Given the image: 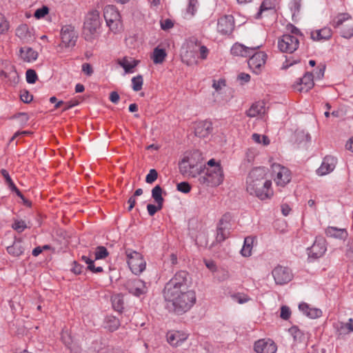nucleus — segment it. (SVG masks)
Segmentation results:
<instances>
[{"instance_id": "nucleus-1", "label": "nucleus", "mask_w": 353, "mask_h": 353, "mask_svg": "<svg viewBox=\"0 0 353 353\" xmlns=\"http://www.w3.org/2000/svg\"><path fill=\"white\" fill-rule=\"evenodd\" d=\"M267 169L258 167L252 169L246 179V191L260 200L270 199L274 194L272 181L266 178Z\"/></svg>"}, {"instance_id": "nucleus-2", "label": "nucleus", "mask_w": 353, "mask_h": 353, "mask_svg": "<svg viewBox=\"0 0 353 353\" xmlns=\"http://www.w3.org/2000/svg\"><path fill=\"white\" fill-rule=\"evenodd\" d=\"M165 307L169 312L182 315L196 303V293L193 290L163 292Z\"/></svg>"}, {"instance_id": "nucleus-3", "label": "nucleus", "mask_w": 353, "mask_h": 353, "mask_svg": "<svg viewBox=\"0 0 353 353\" xmlns=\"http://www.w3.org/2000/svg\"><path fill=\"white\" fill-rule=\"evenodd\" d=\"M101 25L99 12L97 10L89 12L85 18L83 33L86 39L90 40L99 33Z\"/></svg>"}, {"instance_id": "nucleus-4", "label": "nucleus", "mask_w": 353, "mask_h": 353, "mask_svg": "<svg viewBox=\"0 0 353 353\" xmlns=\"http://www.w3.org/2000/svg\"><path fill=\"white\" fill-rule=\"evenodd\" d=\"M188 273L185 271L177 272L166 283L163 292L190 291V290L188 289Z\"/></svg>"}, {"instance_id": "nucleus-5", "label": "nucleus", "mask_w": 353, "mask_h": 353, "mask_svg": "<svg viewBox=\"0 0 353 353\" xmlns=\"http://www.w3.org/2000/svg\"><path fill=\"white\" fill-rule=\"evenodd\" d=\"M125 254L128 259V264L132 273L139 274L145 269L146 263L141 254L137 251L127 249Z\"/></svg>"}, {"instance_id": "nucleus-6", "label": "nucleus", "mask_w": 353, "mask_h": 353, "mask_svg": "<svg viewBox=\"0 0 353 353\" xmlns=\"http://www.w3.org/2000/svg\"><path fill=\"white\" fill-rule=\"evenodd\" d=\"M299 39L290 34H284L278 39V48L282 52L292 53L299 46Z\"/></svg>"}, {"instance_id": "nucleus-7", "label": "nucleus", "mask_w": 353, "mask_h": 353, "mask_svg": "<svg viewBox=\"0 0 353 353\" xmlns=\"http://www.w3.org/2000/svg\"><path fill=\"white\" fill-rule=\"evenodd\" d=\"M274 181L277 186L284 187L291 181L290 170L280 164H273Z\"/></svg>"}, {"instance_id": "nucleus-8", "label": "nucleus", "mask_w": 353, "mask_h": 353, "mask_svg": "<svg viewBox=\"0 0 353 353\" xmlns=\"http://www.w3.org/2000/svg\"><path fill=\"white\" fill-rule=\"evenodd\" d=\"M197 52L196 40L191 39L188 40L182 47L181 56L182 61L187 65H191L195 61Z\"/></svg>"}, {"instance_id": "nucleus-9", "label": "nucleus", "mask_w": 353, "mask_h": 353, "mask_svg": "<svg viewBox=\"0 0 353 353\" xmlns=\"http://www.w3.org/2000/svg\"><path fill=\"white\" fill-rule=\"evenodd\" d=\"M231 219L232 216L229 213L223 215L220 219L217 226L216 236V241L217 242L221 243L228 238L231 230Z\"/></svg>"}, {"instance_id": "nucleus-10", "label": "nucleus", "mask_w": 353, "mask_h": 353, "mask_svg": "<svg viewBox=\"0 0 353 353\" xmlns=\"http://www.w3.org/2000/svg\"><path fill=\"white\" fill-rule=\"evenodd\" d=\"M194 157H200L198 151L194 152L190 156H185L179 163L180 172L185 176H195L194 170L196 167V162L193 159Z\"/></svg>"}, {"instance_id": "nucleus-11", "label": "nucleus", "mask_w": 353, "mask_h": 353, "mask_svg": "<svg viewBox=\"0 0 353 353\" xmlns=\"http://www.w3.org/2000/svg\"><path fill=\"white\" fill-rule=\"evenodd\" d=\"M125 288L130 294L136 296H140L148 292L146 283L139 279L128 280L125 283Z\"/></svg>"}, {"instance_id": "nucleus-12", "label": "nucleus", "mask_w": 353, "mask_h": 353, "mask_svg": "<svg viewBox=\"0 0 353 353\" xmlns=\"http://www.w3.org/2000/svg\"><path fill=\"white\" fill-rule=\"evenodd\" d=\"M275 283L278 285H284L290 282L292 279L291 270L281 265L276 266L272 272Z\"/></svg>"}, {"instance_id": "nucleus-13", "label": "nucleus", "mask_w": 353, "mask_h": 353, "mask_svg": "<svg viewBox=\"0 0 353 353\" xmlns=\"http://www.w3.org/2000/svg\"><path fill=\"white\" fill-rule=\"evenodd\" d=\"M60 34L61 41L65 47L75 45L77 39V33L74 26L72 25L63 26L61 30Z\"/></svg>"}, {"instance_id": "nucleus-14", "label": "nucleus", "mask_w": 353, "mask_h": 353, "mask_svg": "<svg viewBox=\"0 0 353 353\" xmlns=\"http://www.w3.org/2000/svg\"><path fill=\"white\" fill-rule=\"evenodd\" d=\"M253 54L249 59L248 63L250 68L255 74H259L261 71L265 63L267 55L263 52H253Z\"/></svg>"}, {"instance_id": "nucleus-15", "label": "nucleus", "mask_w": 353, "mask_h": 353, "mask_svg": "<svg viewBox=\"0 0 353 353\" xmlns=\"http://www.w3.org/2000/svg\"><path fill=\"white\" fill-rule=\"evenodd\" d=\"M234 28V20L232 15H224L218 20L217 30L222 34H230Z\"/></svg>"}, {"instance_id": "nucleus-16", "label": "nucleus", "mask_w": 353, "mask_h": 353, "mask_svg": "<svg viewBox=\"0 0 353 353\" xmlns=\"http://www.w3.org/2000/svg\"><path fill=\"white\" fill-rule=\"evenodd\" d=\"M310 257L318 259L322 256L326 251L325 241L323 237L317 236L313 245L308 249Z\"/></svg>"}, {"instance_id": "nucleus-17", "label": "nucleus", "mask_w": 353, "mask_h": 353, "mask_svg": "<svg viewBox=\"0 0 353 353\" xmlns=\"http://www.w3.org/2000/svg\"><path fill=\"white\" fill-rule=\"evenodd\" d=\"M262 44L245 46L243 44L235 43L231 48V53L235 56L248 57L250 56L255 50L259 49Z\"/></svg>"}, {"instance_id": "nucleus-18", "label": "nucleus", "mask_w": 353, "mask_h": 353, "mask_svg": "<svg viewBox=\"0 0 353 353\" xmlns=\"http://www.w3.org/2000/svg\"><path fill=\"white\" fill-rule=\"evenodd\" d=\"M313 74L310 72H306L305 75L299 79V81L294 85V88L299 92H307L312 89L314 85Z\"/></svg>"}, {"instance_id": "nucleus-19", "label": "nucleus", "mask_w": 353, "mask_h": 353, "mask_svg": "<svg viewBox=\"0 0 353 353\" xmlns=\"http://www.w3.org/2000/svg\"><path fill=\"white\" fill-rule=\"evenodd\" d=\"M254 348L256 353H275L276 351V346L271 340H259L255 342Z\"/></svg>"}, {"instance_id": "nucleus-20", "label": "nucleus", "mask_w": 353, "mask_h": 353, "mask_svg": "<svg viewBox=\"0 0 353 353\" xmlns=\"http://www.w3.org/2000/svg\"><path fill=\"white\" fill-rule=\"evenodd\" d=\"M336 163V159L332 156H326L321 165L317 169L316 173L319 176H323L329 174L334 170Z\"/></svg>"}, {"instance_id": "nucleus-21", "label": "nucleus", "mask_w": 353, "mask_h": 353, "mask_svg": "<svg viewBox=\"0 0 353 353\" xmlns=\"http://www.w3.org/2000/svg\"><path fill=\"white\" fill-rule=\"evenodd\" d=\"M16 35L24 43H31L34 40L33 30L27 24L20 25L16 30Z\"/></svg>"}, {"instance_id": "nucleus-22", "label": "nucleus", "mask_w": 353, "mask_h": 353, "mask_svg": "<svg viewBox=\"0 0 353 353\" xmlns=\"http://www.w3.org/2000/svg\"><path fill=\"white\" fill-rule=\"evenodd\" d=\"M211 186L219 185L223 181V173L221 167H215L212 169H207Z\"/></svg>"}, {"instance_id": "nucleus-23", "label": "nucleus", "mask_w": 353, "mask_h": 353, "mask_svg": "<svg viewBox=\"0 0 353 353\" xmlns=\"http://www.w3.org/2000/svg\"><path fill=\"white\" fill-rule=\"evenodd\" d=\"M212 123L208 121H204L199 122L196 125V126L195 128L194 133H195V135L199 137L205 138V137H208L212 132Z\"/></svg>"}, {"instance_id": "nucleus-24", "label": "nucleus", "mask_w": 353, "mask_h": 353, "mask_svg": "<svg viewBox=\"0 0 353 353\" xmlns=\"http://www.w3.org/2000/svg\"><path fill=\"white\" fill-rule=\"evenodd\" d=\"M9 254L18 257L23 254L25 248L21 239H15L13 243L6 248Z\"/></svg>"}, {"instance_id": "nucleus-25", "label": "nucleus", "mask_w": 353, "mask_h": 353, "mask_svg": "<svg viewBox=\"0 0 353 353\" xmlns=\"http://www.w3.org/2000/svg\"><path fill=\"white\" fill-rule=\"evenodd\" d=\"M103 16L106 23H112V21L117 22V20L121 19V15L119 11L113 6H105Z\"/></svg>"}, {"instance_id": "nucleus-26", "label": "nucleus", "mask_w": 353, "mask_h": 353, "mask_svg": "<svg viewBox=\"0 0 353 353\" xmlns=\"http://www.w3.org/2000/svg\"><path fill=\"white\" fill-rule=\"evenodd\" d=\"M187 339V334L179 331L169 332L167 335L168 342L172 346H179Z\"/></svg>"}, {"instance_id": "nucleus-27", "label": "nucleus", "mask_w": 353, "mask_h": 353, "mask_svg": "<svg viewBox=\"0 0 353 353\" xmlns=\"http://www.w3.org/2000/svg\"><path fill=\"white\" fill-rule=\"evenodd\" d=\"M19 56L26 62H32L38 57V53L30 47H23L19 49Z\"/></svg>"}, {"instance_id": "nucleus-28", "label": "nucleus", "mask_w": 353, "mask_h": 353, "mask_svg": "<svg viewBox=\"0 0 353 353\" xmlns=\"http://www.w3.org/2000/svg\"><path fill=\"white\" fill-rule=\"evenodd\" d=\"M332 31L330 28L325 27L321 30L311 32V38L314 41H325L331 38Z\"/></svg>"}, {"instance_id": "nucleus-29", "label": "nucleus", "mask_w": 353, "mask_h": 353, "mask_svg": "<svg viewBox=\"0 0 353 353\" xmlns=\"http://www.w3.org/2000/svg\"><path fill=\"white\" fill-rule=\"evenodd\" d=\"M299 308L305 315L311 319L320 317L322 314L321 310L310 307L309 305L305 303H300Z\"/></svg>"}, {"instance_id": "nucleus-30", "label": "nucleus", "mask_w": 353, "mask_h": 353, "mask_svg": "<svg viewBox=\"0 0 353 353\" xmlns=\"http://www.w3.org/2000/svg\"><path fill=\"white\" fill-rule=\"evenodd\" d=\"M265 112V109L264 103L259 101L252 104V105L247 111V115L250 117H254L258 115L264 114Z\"/></svg>"}, {"instance_id": "nucleus-31", "label": "nucleus", "mask_w": 353, "mask_h": 353, "mask_svg": "<svg viewBox=\"0 0 353 353\" xmlns=\"http://www.w3.org/2000/svg\"><path fill=\"white\" fill-rule=\"evenodd\" d=\"M336 328L339 335H345L353 332V320L349 319L347 323L339 322Z\"/></svg>"}, {"instance_id": "nucleus-32", "label": "nucleus", "mask_w": 353, "mask_h": 353, "mask_svg": "<svg viewBox=\"0 0 353 353\" xmlns=\"http://www.w3.org/2000/svg\"><path fill=\"white\" fill-rule=\"evenodd\" d=\"M139 63V61L135 59H128L124 57L119 61V64L124 69L125 73H132V69Z\"/></svg>"}, {"instance_id": "nucleus-33", "label": "nucleus", "mask_w": 353, "mask_h": 353, "mask_svg": "<svg viewBox=\"0 0 353 353\" xmlns=\"http://www.w3.org/2000/svg\"><path fill=\"white\" fill-rule=\"evenodd\" d=\"M254 241V238L253 236H247L245 238L243 245L241 250L242 256L245 257L251 256Z\"/></svg>"}, {"instance_id": "nucleus-34", "label": "nucleus", "mask_w": 353, "mask_h": 353, "mask_svg": "<svg viewBox=\"0 0 353 353\" xmlns=\"http://www.w3.org/2000/svg\"><path fill=\"white\" fill-rule=\"evenodd\" d=\"M325 233L327 236L336 239H343L347 236V232L343 229H339L334 227H329L327 228Z\"/></svg>"}, {"instance_id": "nucleus-35", "label": "nucleus", "mask_w": 353, "mask_h": 353, "mask_svg": "<svg viewBox=\"0 0 353 353\" xmlns=\"http://www.w3.org/2000/svg\"><path fill=\"white\" fill-rule=\"evenodd\" d=\"M166 56L167 54L164 49H161L159 47H157L154 49L152 59L155 64H160L164 61Z\"/></svg>"}, {"instance_id": "nucleus-36", "label": "nucleus", "mask_w": 353, "mask_h": 353, "mask_svg": "<svg viewBox=\"0 0 353 353\" xmlns=\"http://www.w3.org/2000/svg\"><path fill=\"white\" fill-rule=\"evenodd\" d=\"M351 19V15L347 12L339 13L335 17L333 18L330 23L334 28H337L340 26H341L343 23V22Z\"/></svg>"}, {"instance_id": "nucleus-37", "label": "nucleus", "mask_w": 353, "mask_h": 353, "mask_svg": "<svg viewBox=\"0 0 353 353\" xmlns=\"http://www.w3.org/2000/svg\"><path fill=\"white\" fill-rule=\"evenodd\" d=\"M105 323V327L111 332L117 330L120 326L119 320L113 316H107Z\"/></svg>"}, {"instance_id": "nucleus-38", "label": "nucleus", "mask_w": 353, "mask_h": 353, "mask_svg": "<svg viewBox=\"0 0 353 353\" xmlns=\"http://www.w3.org/2000/svg\"><path fill=\"white\" fill-rule=\"evenodd\" d=\"M112 304L114 310L121 312L123 309V299L121 294H116L112 296Z\"/></svg>"}, {"instance_id": "nucleus-39", "label": "nucleus", "mask_w": 353, "mask_h": 353, "mask_svg": "<svg viewBox=\"0 0 353 353\" xmlns=\"http://www.w3.org/2000/svg\"><path fill=\"white\" fill-rule=\"evenodd\" d=\"M162 188L157 185L152 190V197L154 199L157 204L163 205L164 199L162 197Z\"/></svg>"}, {"instance_id": "nucleus-40", "label": "nucleus", "mask_w": 353, "mask_h": 353, "mask_svg": "<svg viewBox=\"0 0 353 353\" xmlns=\"http://www.w3.org/2000/svg\"><path fill=\"white\" fill-rule=\"evenodd\" d=\"M230 297L233 301L239 304L245 303L250 300L248 295L241 292L231 294Z\"/></svg>"}, {"instance_id": "nucleus-41", "label": "nucleus", "mask_w": 353, "mask_h": 353, "mask_svg": "<svg viewBox=\"0 0 353 353\" xmlns=\"http://www.w3.org/2000/svg\"><path fill=\"white\" fill-rule=\"evenodd\" d=\"M82 261H83L86 264H88V269L92 272L99 273L103 272V268L100 266L95 267L94 264V261L90 259L88 256H82Z\"/></svg>"}, {"instance_id": "nucleus-42", "label": "nucleus", "mask_w": 353, "mask_h": 353, "mask_svg": "<svg viewBox=\"0 0 353 353\" xmlns=\"http://www.w3.org/2000/svg\"><path fill=\"white\" fill-rule=\"evenodd\" d=\"M143 84V79L142 75L139 74L132 79V88L134 91L138 92L141 90L142 89Z\"/></svg>"}, {"instance_id": "nucleus-43", "label": "nucleus", "mask_w": 353, "mask_h": 353, "mask_svg": "<svg viewBox=\"0 0 353 353\" xmlns=\"http://www.w3.org/2000/svg\"><path fill=\"white\" fill-rule=\"evenodd\" d=\"M108 254L109 252L104 246H97L94 252L95 260L103 259Z\"/></svg>"}, {"instance_id": "nucleus-44", "label": "nucleus", "mask_w": 353, "mask_h": 353, "mask_svg": "<svg viewBox=\"0 0 353 353\" xmlns=\"http://www.w3.org/2000/svg\"><path fill=\"white\" fill-rule=\"evenodd\" d=\"M289 332L293 336L294 341H301L302 340L303 334L296 326H292L290 328Z\"/></svg>"}, {"instance_id": "nucleus-45", "label": "nucleus", "mask_w": 353, "mask_h": 353, "mask_svg": "<svg viewBox=\"0 0 353 353\" xmlns=\"http://www.w3.org/2000/svg\"><path fill=\"white\" fill-rule=\"evenodd\" d=\"M110 30L114 32H119L122 30V22L121 20H117V22L112 21V23H106Z\"/></svg>"}, {"instance_id": "nucleus-46", "label": "nucleus", "mask_w": 353, "mask_h": 353, "mask_svg": "<svg viewBox=\"0 0 353 353\" xmlns=\"http://www.w3.org/2000/svg\"><path fill=\"white\" fill-rule=\"evenodd\" d=\"M26 81L28 83L32 84L37 80V74L34 70L28 69L26 73Z\"/></svg>"}, {"instance_id": "nucleus-47", "label": "nucleus", "mask_w": 353, "mask_h": 353, "mask_svg": "<svg viewBox=\"0 0 353 353\" xmlns=\"http://www.w3.org/2000/svg\"><path fill=\"white\" fill-rule=\"evenodd\" d=\"M287 29L290 32L289 34H290L292 36H295L296 38H299V39L303 37L300 30L292 24L288 25L287 26Z\"/></svg>"}, {"instance_id": "nucleus-48", "label": "nucleus", "mask_w": 353, "mask_h": 353, "mask_svg": "<svg viewBox=\"0 0 353 353\" xmlns=\"http://www.w3.org/2000/svg\"><path fill=\"white\" fill-rule=\"evenodd\" d=\"M301 0H293L290 4V8L292 13V15H295L299 13L301 9Z\"/></svg>"}, {"instance_id": "nucleus-49", "label": "nucleus", "mask_w": 353, "mask_h": 353, "mask_svg": "<svg viewBox=\"0 0 353 353\" xmlns=\"http://www.w3.org/2000/svg\"><path fill=\"white\" fill-rule=\"evenodd\" d=\"M20 98L23 102L29 103L32 101L33 96L27 90H23L21 91Z\"/></svg>"}, {"instance_id": "nucleus-50", "label": "nucleus", "mask_w": 353, "mask_h": 353, "mask_svg": "<svg viewBox=\"0 0 353 353\" xmlns=\"http://www.w3.org/2000/svg\"><path fill=\"white\" fill-rule=\"evenodd\" d=\"M49 12V9L47 6H43L41 8L36 10L34 14V17L37 19H41L44 17Z\"/></svg>"}, {"instance_id": "nucleus-51", "label": "nucleus", "mask_w": 353, "mask_h": 353, "mask_svg": "<svg viewBox=\"0 0 353 353\" xmlns=\"http://www.w3.org/2000/svg\"><path fill=\"white\" fill-rule=\"evenodd\" d=\"M12 228L18 232H21L26 228V225L25 221L22 220H16L12 224Z\"/></svg>"}, {"instance_id": "nucleus-52", "label": "nucleus", "mask_w": 353, "mask_h": 353, "mask_svg": "<svg viewBox=\"0 0 353 353\" xmlns=\"http://www.w3.org/2000/svg\"><path fill=\"white\" fill-rule=\"evenodd\" d=\"M163 208V205L157 204L154 205L153 204H148L147 210L150 216H154L156 212L159 210H161Z\"/></svg>"}, {"instance_id": "nucleus-53", "label": "nucleus", "mask_w": 353, "mask_h": 353, "mask_svg": "<svg viewBox=\"0 0 353 353\" xmlns=\"http://www.w3.org/2000/svg\"><path fill=\"white\" fill-rule=\"evenodd\" d=\"M157 176L158 173L156 170L151 169L145 177V181L148 183H152L154 181L157 180Z\"/></svg>"}, {"instance_id": "nucleus-54", "label": "nucleus", "mask_w": 353, "mask_h": 353, "mask_svg": "<svg viewBox=\"0 0 353 353\" xmlns=\"http://www.w3.org/2000/svg\"><path fill=\"white\" fill-rule=\"evenodd\" d=\"M176 189L183 193H188L191 190V186L188 182H181L177 184Z\"/></svg>"}, {"instance_id": "nucleus-55", "label": "nucleus", "mask_w": 353, "mask_h": 353, "mask_svg": "<svg viewBox=\"0 0 353 353\" xmlns=\"http://www.w3.org/2000/svg\"><path fill=\"white\" fill-rule=\"evenodd\" d=\"M290 315H291V310H290V307L286 305H283L281 307V314H280L281 318L283 319V320H288L290 317Z\"/></svg>"}, {"instance_id": "nucleus-56", "label": "nucleus", "mask_w": 353, "mask_h": 353, "mask_svg": "<svg viewBox=\"0 0 353 353\" xmlns=\"http://www.w3.org/2000/svg\"><path fill=\"white\" fill-rule=\"evenodd\" d=\"M341 35L345 39H350L353 37V25L347 28H343L341 31Z\"/></svg>"}, {"instance_id": "nucleus-57", "label": "nucleus", "mask_w": 353, "mask_h": 353, "mask_svg": "<svg viewBox=\"0 0 353 353\" xmlns=\"http://www.w3.org/2000/svg\"><path fill=\"white\" fill-rule=\"evenodd\" d=\"M8 22L4 19L3 14H0V34H2L8 30Z\"/></svg>"}, {"instance_id": "nucleus-58", "label": "nucleus", "mask_w": 353, "mask_h": 353, "mask_svg": "<svg viewBox=\"0 0 353 353\" xmlns=\"http://www.w3.org/2000/svg\"><path fill=\"white\" fill-rule=\"evenodd\" d=\"M199 181L201 184L211 186V182L207 172L204 174H201L199 176Z\"/></svg>"}, {"instance_id": "nucleus-59", "label": "nucleus", "mask_w": 353, "mask_h": 353, "mask_svg": "<svg viewBox=\"0 0 353 353\" xmlns=\"http://www.w3.org/2000/svg\"><path fill=\"white\" fill-rule=\"evenodd\" d=\"M82 71L87 76H91L93 74L92 67L88 63H85L82 65Z\"/></svg>"}, {"instance_id": "nucleus-60", "label": "nucleus", "mask_w": 353, "mask_h": 353, "mask_svg": "<svg viewBox=\"0 0 353 353\" xmlns=\"http://www.w3.org/2000/svg\"><path fill=\"white\" fill-rule=\"evenodd\" d=\"M61 340L65 343V345H67L68 347L70 346V345L71 344V342H72V339H71L70 336L68 334L67 331H63L61 333Z\"/></svg>"}, {"instance_id": "nucleus-61", "label": "nucleus", "mask_w": 353, "mask_h": 353, "mask_svg": "<svg viewBox=\"0 0 353 353\" xmlns=\"http://www.w3.org/2000/svg\"><path fill=\"white\" fill-rule=\"evenodd\" d=\"M225 85V81L224 79H219V81L214 80L212 87L215 90H220L223 86Z\"/></svg>"}, {"instance_id": "nucleus-62", "label": "nucleus", "mask_w": 353, "mask_h": 353, "mask_svg": "<svg viewBox=\"0 0 353 353\" xmlns=\"http://www.w3.org/2000/svg\"><path fill=\"white\" fill-rule=\"evenodd\" d=\"M174 24L172 20L167 19L161 23V27L163 30H166L172 28Z\"/></svg>"}, {"instance_id": "nucleus-63", "label": "nucleus", "mask_w": 353, "mask_h": 353, "mask_svg": "<svg viewBox=\"0 0 353 353\" xmlns=\"http://www.w3.org/2000/svg\"><path fill=\"white\" fill-rule=\"evenodd\" d=\"M196 0H189V4L187 8L188 12L190 13L191 14H194V12L196 11Z\"/></svg>"}, {"instance_id": "nucleus-64", "label": "nucleus", "mask_w": 353, "mask_h": 353, "mask_svg": "<svg viewBox=\"0 0 353 353\" xmlns=\"http://www.w3.org/2000/svg\"><path fill=\"white\" fill-rule=\"evenodd\" d=\"M200 58L205 59L208 55L209 50L205 46H199Z\"/></svg>"}]
</instances>
